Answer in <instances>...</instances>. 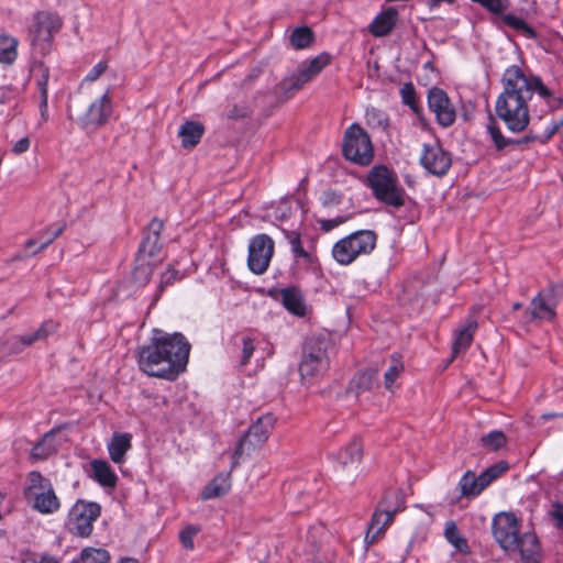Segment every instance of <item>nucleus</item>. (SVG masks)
I'll list each match as a JSON object with an SVG mask.
<instances>
[{"instance_id":"6e6d98bb","label":"nucleus","mask_w":563,"mask_h":563,"mask_svg":"<svg viewBox=\"0 0 563 563\" xmlns=\"http://www.w3.org/2000/svg\"><path fill=\"white\" fill-rule=\"evenodd\" d=\"M30 144L31 142L29 137H22L13 144L12 152L16 155L23 154L29 151Z\"/></svg>"},{"instance_id":"4468645a","label":"nucleus","mask_w":563,"mask_h":563,"mask_svg":"<svg viewBox=\"0 0 563 563\" xmlns=\"http://www.w3.org/2000/svg\"><path fill=\"white\" fill-rule=\"evenodd\" d=\"M100 515V507L95 503H76L68 514V529L80 537H87L92 531V525Z\"/></svg>"},{"instance_id":"e2e57ef3","label":"nucleus","mask_w":563,"mask_h":563,"mask_svg":"<svg viewBox=\"0 0 563 563\" xmlns=\"http://www.w3.org/2000/svg\"><path fill=\"white\" fill-rule=\"evenodd\" d=\"M452 0H430L429 1V7L431 9L435 8L437 5H439L441 2H448V3H451Z\"/></svg>"},{"instance_id":"f8f14e48","label":"nucleus","mask_w":563,"mask_h":563,"mask_svg":"<svg viewBox=\"0 0 563 563\" xmlns=\"http://www.w3.org/2000/svg\"><path fill=\"white\" fill-rule=\"evenodd\" d=\"M275 243L267 234H257L249 244L247 265L257 275L264 274L274 255Z\"/></svg>"},{"instance_id":"cd10ccee","label":"nucleus","mask_w":563,"mask_h":563,"mask_svg":"<svg viewBox=\"0 0 563 563\" xmlns=\"http://www.w3.org/2000/svg\"><path fill=\"white\" fill-rule=\"evenodd\" d=\"M231 487L230 474L217 475L203 489L202 498L211 499L220 497L229 492Z\"/></svg>"},{"instance_id":"ea45409f","label":"nucleus","mask_w":563,"mask_h":563,"mask_svg":"<svg viewBox=\"0 0 563 563\" xmlns=\"http://www.w3.org/2000/svg\"><path fill=\"white\" fill-rule=\"evenodd\" d=\"M110 555L104 549L86 548L80 553L81 563H109Z\"/></svg>"},{"instance_id":"c9c22d12","label":"nucleus","mask_w":563,"mask_h":563,"mask_svg":"<svg viewBox=\"0 0 563 563\" xmlns=\"http://www.w3.org/2000/svg\"><path fill=\"white\" fill-rule=\"evenodd\" d=\"M518 545L515 552H519L522 558L529 559L539 551L537 537L531 533H525L521 537L518 536Z\"/></svg>"},{"instance_id":"39448f33","label":"nucleus","mask_w":563,"mask_h":563,"mask_svg":"<svg viewBox=\"0 0 563 563\" xmlns=\"http://www.w3.org/2000/svg\"><path fill=\"white\" fill-rule=\"evenodd\" d=\"M330 341L321 336H311L306 341L299 372L303 384L322 375L330 365Z\"/></svg>"},{"instance_id":"603ef678","label":"nucleus","mask_w":563,"mask_h":563,"mask_svg":"<svg viewBox=\"0 0 563 563\" xmlns=\"http://www.w3.org/2000/svg\"><path fill=\"white\" fill-rule=\"evenodd\" d=\"M550 516L555 523V527L560 529L563 533V505L554 504L552 510L550 511Z\"/></svg>"},{"instance_id":"bb28decb","label":"nucleus","mask_w":563,"mask_h":563,"mask_svg":"<svg viewBox=\"0 0 563 563\" xmlns=\"http://www.w3.org/2000/svg\"><path fill=\"white\" fill-rule=\"evenodd\" d=\"M203 132L205 129L202 124L194 121L185 122L178 131V135L181 139V145L184 147L196 146L202 137Z\"/></svg>"},{"instance_id":"6e6552de","label":"nucleus","mask_w":563,"mask_h":563,"mask_svg":"<svg viewBox=\"0 0 563 563\" xmlns=\"http://www.w3.org/2000/svg\"><path fill=\"white\" fill-rule=\"evenodd\" d=\"M343 155L346 159L368 165L374 156L373 145L367 133L357 124H352L344 134Z\"/></svg>"},{"instance_id":"412c9836","label":"nucleus","mask_w":563,"mask_h":563,"mask_svg":"<svg viewBox=\"0 0 563 563\" xmlns=\"http://www.w3.org/2000/svg\"><path fill=\"white\" fill-rule=\"evenodd\" d=\"M528 320H545L552 321L555 313V306L544 299L542 296L537 294L530 302L529 309L526 311Z\"/></svg>"},{"instance_id":"dca6fc26","label":"nucleus","mask_w":563,"mask_h":563,"mask_svg":"<svg viewBox=\"0 0 563 563\" xmlns=\"http://www.w3.org/2000/svg\"><path fill=\"white\" fill-rule=\"evenodd\" d=\"M335 459L338 470L347 475H355L362 460L361 442L354 439L338 452Z\"/></svg>"},{"instance_id":"a878e982","label":"nucleus","mask_w":563,"mask_h":563,"mask_svg":"<svg viewBox=\"0 0 563 563\" xmlns=\"http://www.w3.org/2000/svg\"><path fill=\"white\" fill-rule=\"evenodd\" d=\"M282 300L284 307L295 316L303 317L307 312V307L303 297L298 289L287 288L282 291Z\"/></svg>"},{"instance_id":"052dcab7","label":"nucleus","mask_w":563,"mask_h":563,"mask_svg":"<svg viewBox=\"0 0 563 563\" xmlns=\"http://www.w3.org/2000/svg\"><path fill=\"white\" fill-rule=\"evenodd\" d=\"M424 69H430L431 73L434 74V78L431 79L429 78L428 81H424V86L429 85V84H432V82H435L437 79L439 78L440 74L439 71L434 68V66L432 65L431 62L427 60L424 62Z\"/></svg>"},{"instance_id":"9d476101","label":"nucleus","mask_w":563,"mask_h":563,"mask_svg":"<svg viewBox=\"0 0 563 563\" xmlns=\"http://www.w3.org/2000/svg\"><path fill=\"white\" fill-rule=\"evenodd\" d=\"M429 111L434 115L435 122L442 128H450L456 120V109L449 93L437 86L427 92Z\"/></svg>"},{"instance_id":"69168bd1","label":"nucleus","mask_w":563,"mask_h":563,"mask_svg":"<svg viewBox=\"0 0 563 563\" xmlns=\"http://www.w3.org/2000/svg\"><path fill=\"white\" fill-rule=\"evenodd\" d=\"M119 563H137V562L134 559L126 558V559H122Z\"/></svg>"},{"instance_id":"864d4df0","label":"nucleus","mask_w":563,"mask_h":563,"mask_svg":"<svg viewBox=\"0 0 563 563\" xmlns=\"http://www.w3.org/2000/svg\"><path fill=\"white\" fill-rule=\"evenodd\" d=\"M254 351H255L254 340L250 339V338L243 339V349H242V363L243 364H245L250 361Z\"/></svg>"},{"instance_id":"4d7b16f0","label":"nucleus","mask_w":563,"mask_h":563,"mask_svg":"<svg viewBox=\"0 0 563 563\" xmlns=\"http://www.w3.org/2000/svg\"><path fill=\"white\" fill-rule=\"evenodd\" d=\"M505 21L508 25L512 26L516 30L528 29L526 22L517 16L507 15L505 18Z\"/></svg>"},{"instance_id":"b1692460","label":"nucleus","mask_w":563,"mask_h":563,"mask_svg":"<svg viewBox=\"0 0 563 563\" xmlns=\"http://www.w3.org/2000/svg\"><path fill=\"white\" fill-rule=\"evenodd\" d=\"M476 329L477 321L473 318H470L460 329L456 330L453 343L454 356L466 351L473 341Z\"/></svg>"},{"instance_id":"2f4dec72","label":"nucleus","mask_w":563,"mask_h":563,"mask_svg":"<svg viewBox=\"0 0 563 563\" xmlns=\"http://www.w3.org/2000/svg\"><path fill=\"white\" fill-rule=\"evenodd\" d=\"M444 537L446 541L452 544L455 550L461 553H470V547L467 540L461 536L457 526L454 521H448L444 528Z\"/></svg>"},{"instance_id":"a18cd8bd","label":"nucleus","mask_w":563,"mask_h":563,"mask_svg":"<svg viewBox=\"0 0 563 563\" xmlns=\"http://www.w3.org/2000/svg\"><path fill=\"white\" fill-rule=\"evenodd\" d=\"M538 294L556 307V305L563 294V286L562 285H550L547 289H543V290L539 291Z\"/></svg>"},{"instance_id":"f3484780","label":"nucleus","mask_w":563,"mask_h":563,"mask_svg":"<svg viewBox=\"0 0 563 563\" xmlns=\"http://www.w3.org/2000/svg\"><path fill=\"white\" fill-rule=\"evenodd\" d=\"M60 26V20L57 15L48 12H40L34 18V23L30 30L33 42H47L53 33Z\"/></svg>"},{"instance_id":"bf43d9fd","label":"nucleus","mask_w":563,"mask_h":563,"mask_svg":"<svg viewBox=\"0 0 563 563\" xmlns=\"http://www.w3.org/2000/svg\"><path fill=\"white\" fill-rule=\"evenodd\" d=\"M277 210H278L279 214H276V219H279L280 221H283L288 217L290 207L288 206L287 202H283V203H280V206L278 207Z\"/></svg>"},{"instance_id":"13d9d810","label":"nucleus","mask_w":563,"mask_h":563,"mask_svg":"<svg viewBox=\"0 0 563 563\" xmlns=\"http://www.w3.org/2000/svg\"><path fill=\"white\" fill-rule=\"evenodd\" d=\"M163 229V222L161 220L154 219L151 221L148 225V234L147 235H157L159 236V232Z\"/></svg>"},{"instance_id":"4be33fe9","label":"nucleus","mask_w":563,"mask_h":563,"mask_svg":"<svg viewBox=\"0 0 563 563\" xmlns=\"http://www.w3.org/2000/svg\"><path fill=\"white\" fill-rule=\"evenodd\" d=\"M396 21L397 10L390 7L376 15V18L369 24L368 30L376 37L385 36L393 30Z\"/></svg>"},{"instance_id":"79ce46f5","label":"nucleus","mask_w":563,"mask_h":563,"mask_svg":"<svg viewBox=\"0 0 563 563\" xmlns=\"http://www.w3.org/2000/svg\"><path fill=\"white\" fill-rule=\"evenodd\" d=\"M376 372L375 371H367L364 373L358 374L353 378L351 382V389H355L356 393L361 390H365L371 387L373 380L376 378Z\"/></svg>"},{"instance_id":"f704fd0d","label":"nucleus","mask_w":563,"mask_h":563,"mask_svg":"<svg viewBox=\"0 0 563 563\" xmlns=\"http://www.w3.org/2000/svg\"><path fill=\"white\" fill-rule=\"evenodd\" d=\"M57 329V323L52 320L45 321L36 331L22 335L20 341L23 345H30L35 341L44 340Z\"/></svg>"},{"instance_id":"680f3d73","label":"nucleus","mask_w":563,"mask_h":563,"mask_svg":"<svg viewBox=\"0 0 563 563\" xmlns=\"http://www.w3.org/2000/svg\"><path fill=\"white\" fill-rule=\"evenodd\" d=\"M40 110H41V117L44 121L47 120V101L45 103H43V99L41 98V104H40Z\"/></svg>"},{"instance_id":"9b49d317","label":"nucleus","mask_w":563,"mask_h":563,"mask_svg":"<svg viewBox=\"0 0 563 563\" xmlns=\"http://www.w3.org/2000/svg\"><path fill=\"white\" fill-rule=\"evenodd\" d=\"M490 121H492V123L487 126V131H488L496 148L499 151L504 150L510 145L521 146V145L528 144L530 142H536V141L544 144L563 125V121H558V122L554 121L550 125H548L545 128L544 132L541 134H537V133H533L532 131H530L528 134H526L521 139H508V137H505L503 135L501 131L499 130V128L495 125L493 117H490Z\"/></svg>"},{"instance_id":"7ed1b4c3","label":"nucleus","mask_w":563,"mask_h":563,"mask_svg":"<svg viewBox=\"0 0 563 563\" xmlns=\"http://www.w3.org/2000/svg\"><path fill=\"white\" fill-rule=\"evenodd\" d=\"M332 57L328 53H321L311 59L301 62L297 68L288 74L277 86L276 93L283 100H288L305 85L314 80L319 74L330 65Z\"/></svg>"},{"instance_id":"20e7f679","label":"nucleus","mask_w":563,"mask_h":563,"mask_svg":"<svg viewBox=\"0 0 563 563\" xmlns=\"http://www.w3.org/2000/svg\"><path fill=\"white\" fill-rule=\"evenodd\" d=\"M377 235L371 230L355 231L332 246V257L341 266H349L362 256L369 255L376 247Z\"/></svg>"},{"instance_id":"a211bd4d","label":"nucleus","mask_w":563,"mask_h":563,"mask_svg":"<svg viewBox=\"0 0 563 563\" xmlns=\"http://www.w3.org/2000/svg\"><path fill=\"white\" fill-rule=\"evenodd\" d=\"M111 109L112 102L109 90H107L100 98L91 102L84 117V123L95 126L104 124L111 114Z\"/></svg>"},{"instance_id":"473e14b6","label":"nucleus","mask_w":563,"mask_h":563,"mask_svg":"<svg viewBox=\"0 0 563 563\" xmlns=\"http://www.w3.org/2000/svg\"><path fill=\"white\" fill-rule=\"evenodd\" d=\"M290 44L296 49H303L311 45L313 41L312 31L308 26L296 27L289 36Z\"/></svg>"},{"instance_id":"c85d7f7f","label":"nucleus","mask_w":563,"mask_h":563,"mask_svg":"<svg viewBox=\"0 0 563 563\" xmlns=\"http://www.w3.org/2000/svg\"><path fill=\"white\" fill-rule=\"evenodd\" d=\"M459 487L464 497H476L485 489L479 477L472 471L464 473L459 482Z\"/></svg>"},{"instance_id":"774afa93","label":"nucleus","mask_w":563,"mask_h":563,"mask_svg":"<svg viewBox=\"0 0 563 563\" xmlns=\"http://www.w3.org/2000/svg\"><path fill=\"white\" fill-rule=\"evenodd\" d=\"M36 242L34 240H30L27 243H26V246L30 249L31 246L35 245Z\"/></svg>"},{"instance_id":"de8ad7c7","label":"nucleus","mask_w":563,"mask_h":563,"mask_svg":"<svg viewBox=\"0 0 563 563\" xmlns=\"http://www.w3.org/2000/svg\"><path fill=\"white\" fill-rule=\"evenodd\" d=\"M199 532V528L197 526H188L183 529L179 533V539L181 544L188 549H194V537Z\"/></svg>"},{"instance_id":"a19ab883","label":"nucleus","mask_w":563,"mask_h":563,"mask_svg":"<svg viewBox=\"0 0 563 563\" xmlns=\"http://www.w3.org/2000/svg\"><path fill=\"white\" fill-rule=\"evenodd\" d=\"M402 369H404V364L400 360L393 358L390 361V365L384 375V384H385L386 389L393 391V385H394L395 380L397 379V377L402 372Z\"/></svg>"},{"instance_id":"09e8293b","label":"nucleus","mask_w":563,"mask_h":563,"mask_svg":"<svg viewBox=\"0 0 563 563\" xmlns=\"http://www.w3.org/2000/svg\"><path fill=\"white\" fill-rule=\"evenodd\" d=\"M107 68L108 64L104 60L99 62L88 71V74L82 79L81 85L96 81L107 70Z\"/></svg>"},{"instance_id":"6ab92c4d","label":"nucleus","mask_w":563,"mask_h":563,"mask_svg":"<svg viewBox=\"0 0 563 563\" xmlns=\"http://www.w3.org/2000/svg\"><path fill=\"white\" fill-rule=\"evenodd\" d=\"M451 166V157L439 146L424 147V169L435 176L446 174Z\"/></svg>"},{"instance_id":"f03ea898","label":"nucleus","mask_w":563,"mask_h":563,"mask_svg":"<svg viewBox=\"0 0 563 563\" xmlns=\"http://www.w3.org/2000/svg\"><path fill=\"white\" fill-rule=\"evenodd\" d=\"M190 344L181 333L154 330L151 342L139 353L140 368L150 376L175 379L187 365Z\"/></svg>"},{"instance_id":"49530a36","label":"nucleus","mask_w":563,"mask_h":563,"mask_svg":"<svg viewBox=\"0 0 563 563\" xmlns=\"http://www.w3.org/2000/svg\"><path fill=\"white\" fill-rule=\"evenodd\" d=\"M159 236L147 235L141 245V252L148 256H154L159 251Z\"/></svg>"},{"instance_id":"f257e3e1","label":"nucleus","mask_w":563,"mask_h":563,"mask_svg":"<svg viewBox=\"0 0 563 563\" xmlns=\"http://www.w3.org/2000/svg\"><path fill=\"white\" fill-rule=\"evenodd\" d=\"M503 91L495 102L496 117L512 133L526 131L530 123L528 102L537 92L550 111L563 109V97L554 93L538 76H527L516 65L508 67L501 78Z\"/></svg>"},{"instance_id":"e433bc0d","label":"nucleus","mask_w":563,"mask_h":563,"mask_svg":"<svg viewBox=\"0 0 563 563\" xmlns=\"http://www.w3.org/2000/svg\"><path fill=\"white\" fill-rule=\"evenodd\" d=\"M32 76L36 78L37 87L45 103L48 99L47 93V81H48V69L42 63H35L31 69Z\"/></svg>"},{"instance_id":"0eeeda50","label":"nucleus","mask_w":563,"mask_h":563,"mask_svg":"<svg viewBox=\"0 0 563 563\" xmlns=\"http://www.w3.org/2000/svg\"><path fill=\"white\" fill-rule=\"evenodd\" d=\"M367 185L376 199L393 206L404 205V196L394 172L385 166H374L367 175Z\"/></svg>"},{"instance_id":"338daca9","label":"nucleus","mask_w":563,"mask_h":563,"mask_svg":"<svg viewBox=\"0 0 563 563\" xmlns=\"http://www.w3.org/2000/svg\"><path fill=\"white\" fill-rule=\"evenodd\" d=\"M521 307H522V305L520 302H516V303H514L512 309L519 310V309H521Z\"/></svg>"},{"instance_id":"4c0bfd02","label":"nucleus","mask_w":563,"mask_h":563,"mask_svg":"<svg viewBox=\"0 0 563 563\" xmlns=\"http://www.w3.org/2000/svg\"><path fill=\"white\" fill-rule=\"evenodd\" d=\"M508 470V464L506 462H498L484 472H482L478 477L484 486V488L488 487L494 481L499 478L504 473Z\"/></svg>"},{"instance_id":"393cba45","label":"nucleus","mask_w":563,"mask_h":563,"mask_svg":"<svg viewBox=\"0 0 563 563\" xmlns=\"http://www.w3.org/2000/svg\"><path fill=\"white\" fill-rule=\"evenodd\" d=\"M131 448V435L129 433H115L108 443L110 459L115 464H122L125 461V453Z\"/></svg>"},{"instance_id":"ddd939ff","label":"nucleus","mask_w":563,"mask_h":563,"mask_svg":"<svg viewBox=\"0 0 563 563\" xmlns=\"http://www.w3.org/2000/svg\"><path fill=\"white\" fill-rule=\"evenodd\" d=\"M492 530L495 540L499 545L509 552L518 548L519 525L518 519L511 512L496 515L492 522Z\"/></svg>"},{"instance_id":"1a4fd4ad","label":"nucleus","mask_w":563,"mask_h":563,"mask_svg":"<svg viewBox=\"0 0 563 563\" xmlns=\"http://www.w3.org/2000/svg\"><path fill=\"white\" fill-rule=\"evenodd\" d=\"M276 418L271 415H264L256 419V421L249 428L246 434L239 442L234 451L233 466L238 463V459L243 454H250L252 451L258 449L268 439L272 430L275 427Z\"/></svg>"},{"instance_id":"c03bdc74","label":"nucleus","mask_w":563,"mask_h":563,"mask_svg":"<svg viewBox=\"0 0 563 563\" xmlns=\"http://www.w3.org/2000/svg\"><path fill=\"white\" fill-rule=\"evenodd\" d=\"M400 96L402 99V102L410 107V109L419 115V107L416 99V91L412 86V84L407 82L404 84L400 88Z\"/></svg>"},{"instance_id":"58836bf2","label":"nucleus","mask_w":563,"mask_h":563,"mask_svg":"<svg viewBox=\"0 0 563 563\" xmlns=\"http://www.w3.org/2000/svg\"><path fill=\"white\" fill-rule=\"evenodd\" d=\"M506 435L499 430L490 431L479 439V443L483 448L492 451H497L506 444Z\"/></svg>"},{"instance_id":"3c124183","label":"nucleus","mask_w":563,"mask_h":563,"mask_svg":"<svg viewBox=\"0 0 563 563\" xmlns=\"http://www.w3.org/2000/svg\"><path fill=\"white\" fill-rule=\"evenodd\" d=\"M184 275L175 271L174 268H168L161 277V287H165L174 284L176 280L183 279Z\"/></svg>"},{"instance_id":"5fc2aeb1","label":"nucleus","mask_w":563,"mask_h":563,"mask_svg":"<svg viewBox=\"0 0 563 563\" xmlns=\"http://www.w3.org/2000/svg\"><path fill=\"white\" fill-rule=\"evenodd\" d=\"M151 271L148 268L147 264L143 263V260H141L139 266L135 269V279L140 283H146L148 280V275Z\"/></svg>"},{"instance_id":"0e129e2a","label":"nucleus","mask_w":563,"mask_h":563,"mask_svg":"<svg viewBox=\"0 0 563 563\" xmlns=\"http://www.w3.org/2000/svg\"><path fill=\"white\" fill-rule=\"evenodd\" d=\"M372 115H373V117H376V115L380 117V113H378V112H377L376 110H374V109H372V110H367V111H366L367 120H369Z\"/></svg>"},{"instance_id":"72a5a7b5","label":"nucleus","mask_w":563,"mask_h":563,"mask_svg":"<svg viewBox=\"0 0 563 563\" xmlns=\"http://www.w3.org/2000/svg\"><path fill=\"white\" fill-rule=\"evenodd\" d=\"M57 329V323L52 320L45 321L36 331L22 335L20 341L23 345H30L35 341L44 340Z\"/></svg>"},{"instance_id":"2eb2a0df","label":"nucleus","mask_w":563,"mask_h":563,"mask_svg":"<svg viewBox=\"0 0 563 563\" xmlns=\"http://www.w3.org/2000/svg\"><path fill=\"white\" fill-rule=\"evenodd\" d=\"M287 239L295 258L296 268L299 272L317 274L320 269V264L314 249L312 246L303 247L301 239L296 232L288 233Z\"/></svg>"},{"instance_id":"423d86ee","label":"nucleus","mask_w":563,"mask_h":563,"mask_svg":"<svg viewBox=\"0 0 563 563\" xmlns=\"http://www.w3.org/2000/svg\"><path fill=\"white\" fill-rule=\"evenodd\" d=\"M404 508L405 500L402 493L398 489L387 492L372 517L365 541L368 544L377 542L384 534L386 528L393 522L395 514Z\"/></svg>"},{"instance_id":"5701e85b","label":"nucleus","mask_w":563,"mask_h":563,"mask_svg":"<svg viewBox=\"0 0 563 563\" xmlns=\"http://www.w3.org/2000/svg\"><path fill=\"white\" fill-rule=\"evenodd\" d=\"M45 487L40 492H35L30 498L33 500V506L36 510L42 514H52L59 508V501L52 485Z\"/></svg>"},{"instance_id":"c756f323","label":"nucleus","mask_w":563,"mask_h":563,"mask_svg":"<svg viewBox=\"0 0 563 563\" xmlns=\"http://www.w3.org/2000/svg\"><path fill=\"white\" fill-rule=\"evenodd\" d=\"M57 432L51 431L44 435V438L33 446L31 456L34 460H44L54 453L57 449L56 443Z\"/></svg>"},{"instance_id":"37998d69","label":"nucleus","mask_w":563,"mask_h":563,"mask_svg":"<svg viewBox=\"0 0 563 563\" xmlns=\"http://www.w3.org/2000/svg\"><path fill=\"white\" fill-rule=\"evenodd\" d=\"M51 483L44 478L40 473L37 472H31L27 476V486H26V492H27V496H32L33 494H35V492H40L44 488H46L45 486H49Z\"/></svg>"},{"instance_id":"7c9ffc66","label":"nucleus","mask_w":563,"mask_h":563,"mask_svg":"<svg viewBox=\"0 0 563 563\" xmlns=\"http://www.w3.org/2000/svg\"><path fill=\"white\" fill-rule=\"evenodd\" d=\"M19 42L15 37L1 34L0 35V63L4 65H12L18 57Z\"/></svg>"},{"instance_id":"aec40b11","label":"nucleus","mask_w":563,"mask_h":563,"mask_svg":"<svg viewBox=\"0 0 563 563\" xmlns=\"http://www.w3.org/2000/svg\"><path fill=\"white\" fill-rule=\"evenodd\" d=\"M89 465L90 476L102 487L113 488L117 485L118 476L107 461L92 460Z\"/></svg>"},{"instance_id":"8fccbe9b","label":"nucleus","mask_w":563,"mask_h":563,"mask_svg":"<svg viewBox=\"0 0 563 563\" xmlns=\"http://www.w3.org/2000/svg\"><path fill=\"white\" fill-rule=\"evenodd\" d=\"M62 231H63L62 227L47 230V232H45L43 234V236L41 238V243H40L38 249L33 251V253H36L37 251L43 250L44 247L49 245L62 233Z\"/></svg>"}]
</instances>
